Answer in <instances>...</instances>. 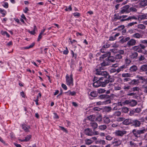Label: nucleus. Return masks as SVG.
I'll use <instances>...</instances> for the list:
<instances>
[{
    "label": "nucleus",
    "instance_id": "obj_48",
    "mask_svg": "<svg viewBox=\"0 0 147 147\" xmlns=\"http://www.w3.org/2000/svg\"><path fill=\"white\" fill-rule=\"evenodd\" d=\"M105 137L106 139L107 140L110 141L111 140L113 139V137L109 135H107Z\"/></svg>",
    "mask_w": 147,
    "mask_h": 147
},
{
    "label": "nucleus",
    "instance_id": "obj_26",
    "mask_svg": "<svg viewBox=\"0 0 147 147\" xmlns=\"http://www.w3.org/2000/svg\"><path fill=\"white\" fill-rule=\"evenodd\" d=\"M107 127V126L106 125H102L99 126L98 128L100 130H104L106 129Z\"/></svg>",
    "mask_w": 147,
    "mask_h": 147
},
{
    "label": "nucleus",
    "instance_id": "obj_41",
    "mask_svg": "<svg viewBox=\"0 0 147 147\" xmlns=\"http://www.w3.org/2000/svg\"><path fill=\"white\" fill-rule=\"evenodd\" d=\"M34 43H32L31 45H30L29 46L25 47H23L22 48V49H29L32 48L34 46Z\"/></svg>",
    "mask_w": 147,
    "mask_h": 147
},
{
    "label": "nucleus",
    "instance_id": "obj_18",
    "mask_svg": "<svg viewBox=\"0 0 147 147\" xmlns=\"http://www.w3.org/2000/svg\"><path fill=\"white\" fill-rule=\"evenodd\" d=\"M132 37L134 38L139 39L142 38V36L139 33H136L132 35Z\"/></svg>",
    "mask_w": 147,
    "mask_h": 147
},
{
    "label": "nucleus",
    "instance_id": "obj_16",
    "mask_svg": "<svg viewBox=\"0 0 147 147\" xmlns=\"http://www.w3.org/2000/svg\"><path fill=\"white\" fill-rule=\"evenodd\" d=\"M141 71H147V65L144 64L142 65L140 68Z\"/></svg>",
    "mask_w": 147,
    "mask_h": 147
},
{
    "label": "nucleus",
    "instance_id": "obj_31",
    "mask_svg": "<svg viewBox=\"0 0 147 147\" xmlns=\"http://www.w3.org/2000/svg\"><path fill=\"white\" fill-rule=\"evenodd\" d=\"M121 110L122 112L125 113H127L129 111V109L127 107H123L121 108Z\"/></svg>",
    "mask_w": 147,
    "mask_h": 147
},
{
    "label": "nucleus",
    "instance_id": "obj_14",
    "mask_svg": "<svg viewBox=\"0 0 147 147\" xmlns=\"http://www.w3.org/2000/svg\"><path fill=\"white\" fill-rule=\"evenodd\" d=\"M101 82L100 80H97L93 83V85L94 87L96 88L101 86Z\"/></svg>",
    "mask_w": 147,
    "mask_h": 147
},
{
    "label": "nucleus",
    "instance_id": "obj_57",
    "mask_svg": "<svg viewBox=\"0 0 147 147\" xmlns=\"http://www.w3.org/2000/svg\"><path fill=\"white\" fill-rule=\"evenodd\" d=\"M129 144L132 147H136V144L132 141H130Z\"/></svg>",
    "mask_w": 147,
    "mask_h": 147
},
{
    "label": "nucleus",
    "instance_id": "obj_47",
    "mask_svg": "<svg viewBox=\"0 0 147 147\" xmlns=\"http://www.w3.org/2000/svg\"><path fill=\"white\" fill-rule=\"evenodd\" d=\"M0 13L3 15V16H4L6 13L5 10L1 8H0Z\"/></svg>",
    "mask_w": 147,
    "mask_h": 147
},
{
    "label": "nucleus",
    "instance_id": "obj_61",
    "mask_svg": "<svg viewBox=\"0 0 147 147\" xmlns=\"http://www.w3.org/2000/svg\"><path fill=\"white\" fill-rule=\"evenodd\" d=\"M129 10L134 12H136L137 11V9L134 7H130L129 9Z\"/></svg>",
    "mask_w": 147,
    "mask_h": 147
},
{
    "label": "nucleus",
    "instance_id": "obj_24",
    "mask_svg": "<svg viewBox=\"0 0 147 147\" xmlns=\"http://www.w3.org/2000/svg\"><path fill=\"white\" fill-rule=\"evenodd\" d=\"M139 82L138 80L134 79L132 80L131 82L129 83V84L132 85H136L138 84Z\"/></svg>",
    "mask_w": 147,
    "mask_h": 147
},
{
    "label": "nucleus",
    "instance_id": "obj_51",
    "mask_svg": "<svg viewBox=\"0 0 147 147\" xmlns=\"http://www.w3.org/2000/svg\"><path fill=\"white\" fill-rule=\"evenodd\" d=\"M132 19L137 20V18L135 16H129L127 18V20H131Z\"/></svg>",
    "mask_w": 147,
    "mask_h": 147
},
{
    "label": "nucleus",
    "instance_id": "obj_38",
    "mask_svg": "<svg viewBox=\"0 0 147 147\" xmlns=\"http://www.w3.org/2000/svg\"><path fill=\"white\" fill-rule=\"evenodd\" d=\"M121 114V112L119 111H116L115 112L113 113V115L115 116V117L116 116L119 117L120 116Z\"/></svg>",
    "mask_w": 147,
    "mask_h": 147
},
{
    "label": "nucleus",
    "instance_id": "obj_23",
    "mask_svg": "<svg viewBox=\"0 0 147 147\" xmlns=\"http://www.w3.org/2000/svg\"><path fill=\"white\" fill-rule=\"evenodd\" d=\"M85 144L88 145L90 144L93 142L92 140L90 139H85Z\"/></svg>",
    "mask_w": 147,
    "mask_h": 147
},
{
    "label": "nucleus",
    "instance_id": "obj_42",
    "mask_svg": "<svg viewBox=\"0 0 147 147\" xmlns=\"http://www.w3.org/2000/svg\"><path fill=\"white\" fill-rule=\"evenodd\" d=\"M111 55V52H108L106 53H105V54H104L102 55V58H105V57H109V56H110Z\"/></svg>",
    "mask_w": 147,
    "mask_h": 147
},
{
    "label": "nucleus",
    "instance_id": "obj_56",
    "mask_svg": "<svg viewBox=\"0 0 147 147\" xmlns=\"http://www.w3.org/2000/svg\"><path fill=\"white\" fill-rule=\"evenodd\" d=\"M136 78H138V80H145V78L142 76H139L138 75L136 76Z\"/></svg>",
    "mask_w": 147,
    "mask_h": 147
},
{
    "label": "nucleus",
    "instance_id": "obj_44",
    "mask_svg": "<svg viewBox=\"0 0 147 147\" xmlns=\"http://www.w3.org/2000/svg\"><path fill=\"white\" fill-rule=\"evenodd\" d=\"M125 63L126 64L125 65H126L127 66L131 62V61L130 59L128 58H126L125 59Z\"/></svg>",
    "mask_w": 147,
    "mask_h": 147
},
{
    "label": "nucleus",
    "instance_id": "obj_40",
    "mask_svg": "<svg viewBox=\"0 0 147 147\" xmlns=\"http://www.w3.org/2000/svg\"><path fill=\"white\" fill-rule=\"evenodd\" d=\"M143 92L146 94H147V86L143 85L142 86Z\"/></svg>",
    "mask_w": 147,
    "mask_h": 147
},
{
    "label": "nucleus",
    "instance_id": "obj_8",
    "mask_svg": "<svg viewBox=\"0 0 147 147\" xmlns=\"http://www.w3.org/2000/svg\"><path fill=\"white\" fill-rule=\"evenodd\" d=\"M84 132L85 134L89 136H93V131L90 128L86 129L84 130Z\"/></svg>",
    "mask_w": 147,
    "mask_h": 147
},
{
    "label": "nucleus",
    "instance_id": "obj_19",
    "mask_svg": "<svg viewBox=\"0 0 147 147\" xmlns=\"http://www.w3.org/2000/svg\"><path fill=\"white\" fill-rule=\"evenodd\" d=\"M103 121L104 123L106 124H108L110 123L111 121L109 117L107 116H105L104 117Z\"/></svg>",
    "mask_w": 147,
    "mask_h": 147
},
{
    "label": "nucleus",
    "instance_id": "obj_28",
    "mask_svg": "<svg viewBox=\"0 0 147 147\" xmlns=\"http://www.w3.org/2000/svg\"><path fill=\"white\" fill-rule=\"evenodd\" d=\"M138 20H141L143 19H147V17L145 14L140 15L138 17Z\"/></svg>",
    "mask_w": 147,
    "mask_h": 147
},
{
    "label": "nucleus",
    "instance_id": "obj_30",
    "mask_svg": "<svg viewBox=\"0 0 147 147\" xmlns=\"http://www.w3.org/2000/svg\"><path fill=\"white\" fill-rule=\"evenodd\" d=\"M111 77L110 75L109 74L107 77L106 78L107 79V80H108V81H109V82H113L114 81V79L113 78H111Z\"/></svg>",
    "mask_w": 147,
    "mask_h": 147
},
{
    "label": "nucleus",
    "instance_id": "obj_34",
    "mask_svg": "<svg viewBox=\"0 0 147 147\" xmlns=\"http://www.w3.org/2000/svg\"><path fill=\"white\" fill-rule=\"evenodd\" d=\"M31 137L32 136L31 135H28L25 137L24 139L23 140V141L25 142L28 141L30 140Z\"/></svg>",
    "mask_w": 147,
    "mask_h": 147
},
{
    "label": "nucleus",
    "instance_id": "obj_33",
    "mask_svg": "<svg viewBox=\"0 0 147 147\" xmlns=\"http://www.w3.org/2000/svg\"><path fill=\"white\" fill-rule=\"evenodd\" d=\"M104 110L106 112H109L111 111L112 108L110 107H105L104 108Z\"/></svg>",
    "mask_w": 147,
    "mask_h": 147
},
{
    "label": "nucleus",
    "instance_id": "obj_59",
    "mask_svg": "<svg viewBox=\"0 0 147 147\" xmlns=\"http://www.w3.org/2000/svg\"><path fill=\"white\" fill-rule=\"evenodd\" d=\"M124 28L125 26L124 25H121L118 26L117 29L118 30H121L123 29Z\"/></svg>",
    "mask_w": 147,
    "mask_h": 147
},
{
    "label": "nucleus",
    "instance_id": "obj_32",
    "mask_svg": "<svg viewBox=\"0 0 147 147\" xmlns=\"http://www.w3.org/2000/svg\"><path fill=\"white\" fill-rule=\"evenodd\" d=\"M101 86L102 87H104L106 86L107 84L109 83V81L108 80H106L103 82H101Z\"/></svg>",
    "mask_w": 147,
    "mask_h": 147
},
{
    "label": "nucleus",
    "instance_id": "obj_55",
    "mask_svg": "<svg viewBox=\"0 0 147 147\" xmlns=\"http://www.w3.org/2000/svg\"><path fill=\"white\" fill-rule=\"evenodd\" d=\"M137 24V22H131V23H129L128 24L127 26L128 27L131 26H132L134 25V24Z\"/></svg>",
    "mask_w": 147,
    "mask_h": 147
},
{
    "label": "nucleus",
    "instance_id": "obj_64",
    "mask_svg": "<svg viewBox=\"0 0 147 147\" xmlns=\"http://www.w3.org/2000/svg\"><path fill=\"white\" fill-rule=\"evenodd\" d=\"M140 42L143 44H146L147 45V40H143L141 41Z\"/></svg>",
    "mask_w": 147,
    "mask_h": 147
},
{
    "label": "nucleus",
    "instance_id": "obj_52",
    "mask_svg": "<svg viewBox=\"0 0 147 147\" xmlns=\"http://www.w3.org/2000/svg\"><path fill=\"white\" fill-rule=\"evenodd\" d=\"M145 59V58L144 56L141 55L139 57L138 60L139 61H143Z\"/></svg>",
    "mask_w": 147,
    "mask_h": 147
},
{
    "label": "nucleus",
    "instance_id": "obj_5",
    "mask_svg": "<svg viewBox=\"0 0 147 147\" xmlns=\"http://www.w3.org/2000/svg\"><path fill=\"white\" fill-rule=\"evenodd\" d=\"M127 133V131L125 130H117L115 131V134L116 136H122L124 134Z\"/></svg>",
    "mask_w": 147,
    "mask_h": 147
},
{
    "label": "nucleus",
    "instance_id": "obj_46",
    "mask_svg": "<svg viewBox=\"0 0 147 147\" xmlns=\"http://www.w3.org/2000/svg\"><path fill=\"white\" fill-rule=\"evenodd\" d=\"M98 93L99 94H101L104 93L106 90L104 89L99 88L97 90Z\"/></svg>",
    "mask_w": 147,
    "mask_h": 147
},
{
    "label": "nucleus",
    "instance_id": "obj_43",
    "mask_svg": "<svg viewBox=\"0 0 147 147\" xmlns=\"http://www.w3.org/2000/svg\"><path fill=\"white\" fill-rule=\"evenodd\" d=\"M90 96L93 97H95L97 96V94L95 91H92L90 93Z\"/></svg>",
    "mask_w": 147,
    "mask_h": 147
},
{
    "label": "nucleus",
    "instance_id": "obj_22",
    "mask_svg": "<svg viewBox=\"0 0 147 147\" xmlns=\"http://www.w3.org/2000/svg\"><path fill=\"white\" fill-rule=\"evenodd\" d=\"M137 104V101L134 100H130V106L134 107L136 106Z\"/></svg>",
    "mask_w": 147,
    "mask_h": 147
},
{
    "label": "nucleus",
    "instance_id": "obj_35",
    "mask_svg": "<svg viewBox=\"0 0 147 147\" xmlns=\"http://www.w3.org/2000/svg\"><path fill=\"white\" fill-rule=\"evenodd\" d=\"M121 143V141L120 140L115 141L113 142V144H115V146H118L120 145Z\"/></svg>",
    "mask_w": 147,
    "mask_h": 147
},
{
    "label": "nucleus",
    "instance_id": "obj_25",
    "mask_svg": "<svg viewBox=\"0 0 147 147\" xmlns=\"http://www.w3.org/2000/svg\"><path fill=\"white\" fill-rule=\"evenodd\" d=\"M130 71L131 72L136 71L138 69L136 65H133L131 66L129 69Z\"/></svg>",
    "mask_w": 147,
    "mask_h": 147
},
{
    "label": "nucleus",
    "instance_id": "obj_49",
    "mask_svg": "<svg viewBox=\"0 0 147 147\" xmlns=\"http://www.w3.org/2000/svg\"><path fill=\"white\" fill-rule=\"evenodd\" d=\"M123 56L120 54H117L115 55V59H120L122 58Z\"/></svg>",
    "mask_w": 147,
    "mask_h": 147
},
{
    "label": "nucleus",
    "instance_id": "obj_63",
    "mask_svg": "<svg viewBox=\"0 0 147 147\" xmlns=\"http://www.w3.org/2000/svg\"><path fill=\"white\" fill-rule=\"evenodd\" d=\"M133 90L134 91H138L139 90V88L137 87H134L133 88Z\"/></svg>",
    "mask_w": 147,
    "mask_h": 147
},
{
    "label": "nucleus",
    "instance_id": "obj_12",
    "mask_svg": "<svg viewBox=\"0 0 147 147\" xmlns=\"http://www.w3.org/2000/svg\"><path fill=\"white\" fill-rule=\"evenodd\" d=\"M90 126L93 129H95L98 127V124L95 122H91L89 124Z\"/></svg>",
    "mask_w": 147,
    "mask_h": 147
},
{
    "label": "nucleus",
    "instance_id": "obj_11",
    "mask_svg": "<svg viewBox=\"0 0 147 147\" xmlns=\"http://www.w3.org/2000/svg\"><path fill=\"white\" fill-rule=\"evenodd\" d=\"M111 101L110 100H108L104 102H102L101 101H99L97 102L96 104L98 105H102L103 104H107L111 103Z\"/></svg>",
    "mask_w": 147,
    "mask_h": 147
},
{
    "label": "nucleus",
    "instance_id": "obj_62",
    "mask_svg": "<svg viewBox=\"0 0 147 147\" xmlns=\"http://www.w3.org/2000/svg\"><path fill=\"white\" fill-rule=\"evenodd\" d=\"M125 119V118L123 117H119L118 118L117 120L118 121L120 122L123 121Z\"/></svg>",
    "mask_w": 147,
    "mask_h": 147
},
{
    "label": "nucleus",
    "instance_id": "obj_53",
    "mask_svg": "<svg viewBox=\"0 0 147 147\" xmlns=\"http://www.w3.org/2000/svg\"><path fill=\"white\" fill-rule=\"evenodd\" d=\"M110 72L111 73H113L116 72V74L117 73V69H116L115 68H112L111 69L110 71Z\"/></svg>",
    "mask_w": 147,
    "mask_h": 147
},
{
    "label": "nucleus",
    "instance_id": "obj_7",
    "mask_svg": "<svg viewBox=\"0 0 147 147\" xmlns=\"http://www.w3.org/2000/svg\"><path fill=\"white\" fill-rule=\"evenodd\" d=\"M136 43V40L134 39H131L128 41L127 45L128 47H131L135 45Z\"/></svg>",
    "mask_w": 147,
    "mask_h": 147
},
{
    "label": "nucleus",
    "instance_id": "obj_2",
    "mask_svg": "<svg viewBox=\"0 0 147 147\" xmlns=\"http://www.w3.org/2000/svg\"><path fill=\"white\" fill-rule=\"evenodd\" d=\"M146 131V129H144L142 130L134 129L132 131L133 135L135 137L138 138L139 136V135L144 134Z\"/></svg>",
    "mask_w": 147,
    "mask_h": 147
},
{
    "label": "nucleus",
    "instance_id": "obj_45",
    "mask_svg": "<svg viewBox=\"0 0 147 147\" xmlns=\"http://www.w3.org/2000/svg\"><path fill=\"white\" fill-rule=\"evenodd\" d=\"M96 120L97 121L99 122H101L102 121V116L99 115L98 116L97 118L96 119Z\"/></svg>",
    "mask_w": 147,
    "mask_h": 147
},
{
    "label": "nucleus",
    "instance_id": "obj_37",
    "mask_svg": "<svg viewBox=\"0 0 147 147\" xmlns=\"http://www.w3.org/2000/svg\"><path fill=\"white\" fill-rule=\"evenodd\" d=\"M131 74L129 73H123L122 75L123 77H131Z\"/></svg>",
    "mask_w": 147,
    "mask_h": 147
},
{
    "label": "nucleus",
    "instance_id": "obj_17",
    "mask_svg": "<svg viewBox=\"0 0 147 147\" xmlns=\"http://www.w3.org/2000/svg\"><path fill=\"white\" fill-rule=\"evenodd\" d=\"M110 62L107 60H104L102 63H100L101 67L109 65Z\"/></svg>",
    "mask_w": 147,
    "mask_h": 147
},
{
    "label": "nucleus",
    "instance_id": "obj_1",
    "mask_svg": "<svg viewBox=\"0 0 147 147\" xmlns=\"http://www.w3.org/2000/svg\"><path fill=\"white\" fill-rule=\"evenodd\" d=\"M103 69L102 67H100V65L96 66L95 69V71H96L95 74L96 75L102 76L104 77L105 78H106L109 74L107 71L102 70Z\"/></svg>",
    "mask_w": 147,
    "mask_h": 147
},
{
    "label": "nucleus",
    "instance_id": "obj_4",
    "mask_svg": "<svg viewBox=\"0 0 147 147\" xmlns=\"http://www.w3.org/2000/svg\"><path fill=\"white\" fill-rule=\"evenodd\" d=\"M129 5L125 6L122 8L120 12V14H123L124 13H129L130 11L129 10Z\"/></svg>",
    "mask_w": 147,
    "mask_h": 147
},
{
    "label": "nucleus",
    "instance_id": "obj_15",
    "mask_svg": "<svg viewBox=\"0 0 147 147\" xmlns=\"http://www.w3.org/2000/svg\"><path fill=\"white\" fill-rule=\"evenodd\" d=\"M132 49L134 51H137L139 53H142V52L141 48L138 46H135L132 48Z\"/></svg>",
    "mask_w": 147,
    "mask_h": 147
},
{
    "label": "nucleus",
    "instance_id": "obj_6",
    "mask_svg": "<svg viewBox=\"0 0 147 147\" xmlns=\"http://www.w3.org/2000/svg\"><path fill=\"white\" fill-rule=\"evenodd\" d=\"M66 84L67 85H73V79L70 78L68 74L66 75Z\"/></svg>",
    "mask_w": 147,
    "mask_h": 147
},
{
    "label": "nucleus",
    "instance_id": "obj_10",
    "mask_svg": "<svg viewBox=\"0 0 147 147\" xmlns=\"http://www.w3.org/2000/svg\"><path fill=\"white\" fill-rule=\"evenodd\" d=\"M132 120L131 119H126L123 121V124L126 125H131Z\"/></svg>",
    "mask_w": 147,
    "mask_h": 147
},
{
    "label": "nucleus",
    "instance_id": "obj_50",
    "mask_svg": "<svg viewBox=\"0 0 147 147\" xmlns=\"http://www.w3.org/2000/svg\"><path fill=\"white\" fill-rule=\"evenodd\" d=\"M122 18V16H119L118 15L117 16L116 14H115L114 15V19L115 20H119L120 19Z\"/></svg>",
    "mask_w": 147,
    "mask_h": 147
},
{
    "label": "nucleus",
    "instance_id": "obj_60",
    "mask_svg": "<svg viewBox=\"0 0 147 147\" xmlns=\"http://www.w3.org/2000/svg\"><path fill=\"white\" fill-rule=\"evenodd\" d=\"M59 127H60L61 128V130H63V131L65 132L66 133H67V130L66 129H65L64 127L60 126Z\"/></svg>",
    "mask_w": 147,
    "mask_h": 147
},
{
    "label": "nucleus",
    "instance_id": "obj_36",
    "mask_svg": "<svg viewBox=\"0 0 147 147\" xmlns=\"http://www.w3.org/2000/svg\"><path fill=\"white\" fill-rule=\"evenodd\" d=\"M22 129H23L26 132L29 131V129L30 128V127L29 126H28V127H27L26 125H22Z\"/></svg>",
    "mask_w": 147,
    "mask_h": 147
},
{
    "label": "nucleus",
    "instance_id": "obj_20",
    "mask_svg": "<svg viewBox=\"0 0 147 147\" xmlns=\"http://www.w3.org/2000/svg\"><path fill=\"white\" fill-rule=\"evenodd\" d=\"M67 95L74 96L76 94V92L74 91L71 92L70 90L65 93Z\"/></svg>",
    "mask_w": 147,
    "mask_h": 147
},
{
    "label": "nucleus",
    "instance_id": "obj_21",
    "mask_svg": "<svg viewBox=\"0 0 147 147\" xmlns=\"http://www.w3.org/2000/svg\"><path fill=\"white\" fill-rule=\"evenodd\" d=\"M140 5L143 7H144L147 5V0H143L140 1Z\"/></svg>",
    "mask_w": 147,
    "mask_h": 147
},
{
    "label": "nucleus",
    "instance_id": "obj_54",
    "mask_svg": "<svg viewBox=\"0 0 147 147\" xmlns=\"http://www.w3.org/2000/svg\"><path fill=\"white\" fill-rule=\"evenodd\" d=\"M1 34L3 35H6V36L9 37V35L8 33L6 31H2L1 32Z\"/></svg>",
    "mask_w": 147,
    "mask_h": 147
},
{
    "label": "nucleus",
    "instance_id": "obj_9",
    "mask_svg": "<svg viewBox=\"0 0 147 147\" xmlns=\"http://www.w3.org/2000/svg\"><path fill=\"white\" fill-rule=\"evenodd\" d=\"M138 54L137 53L135 52H131V54L129 55V57L131 59H136Z\"/></svg>",
    "mask_w": 147,
    "mask_h": 147
},
{
    "label": "nucleus",
    "instance_id": "obj_58",
    "mask_svg": "<svg viewBox=\"0 0 147 147\" xmlns=\"http://www.w3.org/2000/svg\"><path fill=\"white\" fill-rule=\"evenodd\" d=\"M95 129H93V135H97L99 134V133L98 131L95 130Z\"/></svg>",
    "mask_w": 147,
    "mask_h": 147
},
{
    "label": "nucleus",
    "instance_id": "obj_27",
    "mask_svg": "<svg viewBox=\"0 0 147 147\" xmlns=\"http://www.w3.org/2000/svg\"><path fill=\"white\" fill-rule=\"evenodd\" d=\"M88 118L91 121H94L95 119V117L94 115H90L88 117Z\"/></svg>",
    "mask_w": 147,
    "mask_h": 147
},
{
    "label": "nucleus",
    "instance_id": "obj_39",
    "mask_svg": "<svg viewBox=\"0 0 147 147\" xmlns=\"http://www.w3.org/2000/svg\"><path fill=\"white\" fill-rule=\"evenodd\" d=\"M138 28L144 30L146 28V26L142 24H139L137 26Z\"/></svg>",
    "mask_w": 147,
    "mask_h": 147
},
{
    "label": "nucleus",
    "instance_id": "obj_29",
    "mask_svg": "<svg viewBox=\"0 0 147 147\" xmlns=\"http://www.w3.org/2000/svg\"><path fill=\"white\" fill-rule=\"evenodd\" d=\"M108 60L109 61H110L112 62H114L116 60L115 58L113 56H110L108 57Z\"/></svg>",
    "mask_w": 147,
    "mask_h": 147
},
{
    "label": "nucleus",
    "instance_id": "obj_3",
    "mask_svg": "<svg viewBox=\"0 0 147 147\" xmlns=\"http://www.w3.org/2000/svg\"><path fill=\"white\" fill-rule=\"evenodd\" d=\"M141 124V123L139 120L137 119L132 120V125L135 127H139Z\"/></svg>",
    "mask_w": 147,
    "mask_h": 147
},
{
    "label": "nucleus",
    "instance_id": "obj_13",
    "mask_svg": "<svg viewBox=\"0 0 147 147\" xmlns=\"http://www.w3.org/2000/svg\"><path fill=\"white\" fill-rule=\"evenodd\" d=\"M127 68V65L125 64L121 66L117 69V73H118L121 71H123L125 69Z\"/></svg>",
    "mask_w": 147,
    "mask_h": 147
}]
</instances>
